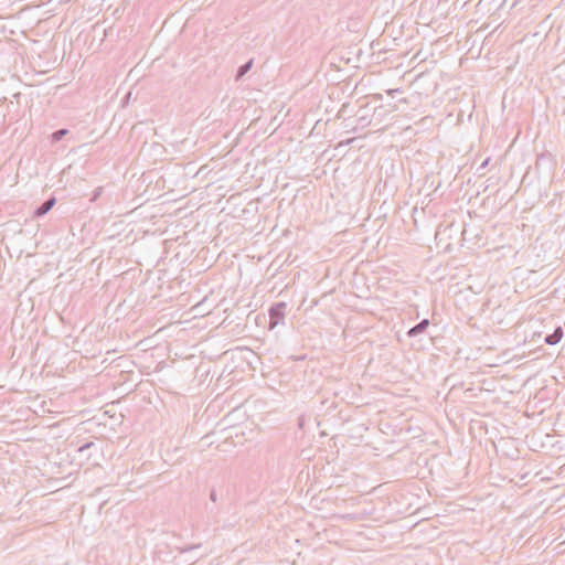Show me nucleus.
<instances>
[{"mask_svg":"<svg viewBox=\"0 0 565 565\" xmlns=\"http://www.w3.org/2000/svg\"><path fill=\"white\" fill-rule=\"evenodd\" d=\"M550 33H552L553 35H564L565 34V24L563 22H561L557 25H555L553 22L550 26L548 32H546L545 35H548Z\"/></svg>","mask_w":565,"mask_h":565,"instance_id":"6","label":"nucleus"},{"mask_svg":"<svg viewBox=\"0 0 565 565\" xmlns=\"http://www.w3.org/2000/svg\"><path fill=\"white\" fill-rule=\"evenodd\" d=\"M489 160H490V159H489V158H487V159L482 162V164L480 166V168H484V167H487V166H488V163H489Z\"/></svg>","mask_w":565,"mask_h":565,"instance_id":"10","label":"nucleus"},{"mask_svg":"<svg viewBox=\"0 0 565 565\" xmlns=\"http://www.w3.org/2000/svg\"><path fill=\"white\" fill-rule=\"evenodd\" d=\"M67 129H60V130H56L55 132H53L52 135V139L53 141H60L66 134H67Z\"/></svg>","mask_w":565,"mask_h":565,"instance_id":"8","label":"nucleus"},{"mask_svg":"<svg viewBox=\"0 0 565 565\" xmlns=\"http://www.w3.org/2000/svg\"><path fill=\"white\" fill-rule=\"evenodd\" d=\"M358 109H355V130L358 128H365L371 125L374 117L375 107L371 106L365 98L356 100Z\"/></svg>","mask_w":565,"mask_h":565,"instance_id":"1","label":"nucleus"},{"mask_svg":"<svg viewBox=\"0 0 565 565\" xmlns=\"http://www.w3.org/2000/svg\"><path fill=\"white\" fill-rule=\"evenodd\" d=\"M102 188H98L95 192L94 199H96L100 194Z\"/></svg>","mask_w":565,"mask_h":565,"instance_id":"11","label":"nucleus"},{"mask_svg":"<svg viewBox=\"0 0 565 565\" xmlns=\"http://www.w3.org/2000/svg\"><path fill=\"white\" fill-rule=\"evenodd\" d=\"M196 547H199V545H193V546H191V547H189V548L183 550V552L189 551V550H192V548H196Z\"/></svg>","mask_w":565,"mask_h":565,"instance_id":"14","label":"nucleus"},{"mask_svg":"<svg viewBox=\"0 0 565 565\" xmlns=\"http://www.w3.org/2000/svg\"><path fill=\"white\" fill-rule=\"evenodd\" d=\"M563 337V330L561 327H557L552 334L545 337L544 341L546 344L554 345L561 341Z\"/></svg>","mask_w":565,"mask_h":565,"instance_id":"5","label":"nucleus"},{"mask_svg":"<svg viewBox=\"0 0 565 565\" xmlns=\"http://www.w3.org/2000/svg\"><path fill=\"white\" fill-rule=\"evenodd\" d=\"M92 446H93V443H87V444H85V445L81 446V447L78 448V451H79V452H83L84 450L88 449V448H89V447H92Z\"/></svg>","mask_w":565,"mask_h":565,"instance_id":"9","label":"nucleus"},{"mask_svg":"<svg viewBox=\"0 0 565 565\" xmlns=\"http://www.w3.org/2000/svg\"><path fill=\"white\" fill-rule=\"evenodd\" d=\"M55 198H50L45 202H43L35 211L34 216L40 217L45 215L55 204Z\"/></svg>","mask_w":565,"mask_h":565,"instance_id":"3","label":"nucleus"},{"mask_svg":"<svg viewBox=\"0 0 565 565\" xmlns=\"http://www.w3.org/2000/svg\"><path fill=\"white\" fill-rule=\"evenodd\" d=\"M253 63L254 61L250 58L248 62L239 66L235 79L239 81L252 68Z\"/></svg>","mask_w":565,"mask_h":565,"instance_id":"7","label":"nucleus"},{"mask_svg":"<svg viewBox=\"0 0 565 565\" xmlns=\"http://www.w3.org/2000/svg\"><path fill=\"white\" fill-rule=\"evenodd\" d=\"M210 497H211V500H212V501H215V500H216V495H215V492H214V491H212V492H211V495H210Z\"/></svg>","mask_w":565,"mask_h":565,"instance_id":"12","label":"nucleus"},{"mask_svg":"<svg viewBox=\"0 0 565 565\" xmlns=\"http://www.w3.org/2000/svg\"><path fill=\"white\" fill-rule=\"evenodd\" d=\"M360 32H362L361 29H358V30L355 29V33H360Z\"/></svg>","mask_w":565,"mask_h":565,"instance_id":"15","label":"nucleus"},{"mask_svg":"<svg viewBox=\"0 0 565 565\" xmlns=\"http://www.w3.org/2000/svg\"><path fill=\"white\" fill-rule=\"evenodd\" d=\"M544 31V28L543 25H541V30L540 31H536L533 33L534 36H537L540 32H543Z\"/></svg>","mask_w":565,"mask_h":565,"instance_id":"13","label":"nucleus"},{"mask_svg":"<svg viewBox=\"0 0 565 565\" xmlns=\"http://www.w3.org/2000/svg\"><path fill=\"white\" fill-rule=\"evenodd\" d=\"M429 326V320L428 319H423L420 322H418L416 326H414L413 328H411L407 332V335L413 338V337H416L423 332L426 331V329L428 328Z\"/></svg>","mask_w":565,"mask_h":565,"instance_id":"4","label":"nucleus"},{"mask_svg":"<svg viewBox=\"0 0 565 565\" xmlns=\"http://www.w3.org/2000/svg\"><path fill=\"white\" fill-rule=\"evenodd\" d=\"M286 302H277L269 309V329H275L278 324H282L286 316Z\"/></svg>","mask_w":565,"mask_h":565,"instance_id":"2","label":"nucleus"}]
</instances>
